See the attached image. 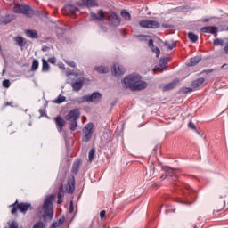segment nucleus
Returning a JSON list of instances; mask_svg holds the SVG:
<instances>
[{
    "label": "nucleus",
    "instance_id": "41",
    "mask_svg": "<svg viewBox=\"0 0 228 228\" xmlns=\"http://www.w3.org/2000/svg\"><path fill=\"white\" fill-rule=\"evenodd\" d=\"M10 85H11V83L8 79H5V80L3 81L4 88H10Z\"/></svg>",
    "mask_w": 228,
    "mask_h": 228
},
{
    "label": "nucleus",
    "instance_id": "23",
    "mask_svg": "<svg viewBox=\"0 0 228 228\" xmlns=\"http://www.w3.org/2000/svg\"><path fill=\"white\" fill-rule=\"evenodd\" d=\"M214 45H221V47H224V45H227L228 44V37H224L223 39L216 38L213 41Z\"/></svg>",
    "mask_w": 228,
    "mask_h": 228
},
{
    "label": "nucleus",
    "instance_id": "21",
    "mask_svg": "<svg viewBox=\"0 0 228 228\" xmlns=\"http://www.w3.org/2000/svg\"><path fill=\"white\" fill-rule=\"evenodd\" d=\"M201 61H202V58H200V56L192 57L187 62V66L188 67H195V65H197Z\"/></svg>",
    "mask_w": 228,
    "mask_h": 228
},
{
    "label": "nucleus",
    "instance_id": "19",
    "mask_svg": "<svg viewBox=\"0 0 228 228\" xmlns=\"http://www.w3.org/2000/svg\"><path fill=\"white\" fill-rule=\"evenodd\" d=\"M85 85V82L83 80L75 81L71 83V86L74 90V92H79L81 88H83V86Z\"/></svg>",
    "mask_w": 228,
    "mask_h": 228
},
{
    "label": "nucleus",
    "instance_id": "59",
    "mask_svg": "<svg viewBox=\"0 0 228 228\" xmlns=\"http://www.w3.org/2000/svg\"><path fill=\"white\" fill-rule=\"evenodd\" d=\"M4 74H6V69H4L2 71V76H4Z\"/></svg>",
    "mask_w": 228,
    "mask_h": 228
},
{
    "label": "nucleus",
    "instance_id": "50",
    "mask_svg": "<svg viewBox=\"0 0 228 228\" xmlns=\"http://www.w3.org/2000/svg\"><path fill=\"white\" fill-rule=\"evenodd\" d=\"M106 216V210H102L100 212V218L102 220Z\"/></svg>",
    "mask_w": 228,
    "mask_h": 228
},
{
    "label": "nucleus",
    "instance_id": "33",
    "mask_svg": "<svg viewBox=\"0 0 228 228\" xmlns=\"http://www.w3.org/2000/svg\"><path fill=\"white\" fill-rule=\"evenodd\" d=\"M95 149L93 148L89 151V153H88V160L90 161V163H92V161H94V158H95Z\"/></svg>",
    "mask_w": 228,
    "mask_h": 228
},
{
    "label": "nucleus",
    "instance_id": "26",
    "mask_svg": "<svg viewBox=\"0 0 228 228\" xmlns=\"http://www.w3.org/2000/svg\"><path fill=\"white\" fill-rule=\"evenodd\" d=\"M94 70L98 74H108V72H110V69H108L107 67H104V66H96V67H94Z\"/></svg>",
    "mask_w": 228,
    "mask_h": 228
},
{
    "label": "nucleus",
    "instance_id": "28",
    "mask_svg": "<svg viewBox=\"0 0 228 228\" xmlns=\"http://www.w3.org/2000/svg\"><path fill=\"white\" fill-rule=\"evenodd\" d=\"M26 35L28 38H38V32L37 30L27 29Z\"/></svg>",
    "mask_w": 228,
    "mask_h": 228
},
{
    "label": "nucleus",
    "instance_id": "58",
    "mask_svg": "<svg viewBox=\"0 0 228 228\" xmlns=\"http://www.w3.org/2000/svg\"><path fill=\"white\" fill-rule=\"evenodd\" d=\"M202 22H209V19H208V18L203 19V20H202Z\"/></svg>",
    "mask_w": 228,
    "mask_h": 228
},
{
    "label": "nucleus",
    "instance_id": "25",
    "mask_svg": "<svg viewBox=\"0 0 228 228\" xmlns=\"http://www.w3.org/2000/svg\"><path fill=\"white\" fill-rule=\"evenodd\" d=\"M175 86H177V83L175 81H172L170 83H168L167 85H166L162 91L164 92H170V90H174V88H175Z\"/></svg>",
    "mask_w": 228,
    "mask_h": 228
},
{
    "label": "nucleus",
    "instance_id": "15",
    "mask_svg": "<svg viewBox=\"0 0 228 228\" xmlns=\"http://www.w3.org/2000/svg\"><path fill=\"white\" fill-rule=\"evenodd\" d=\"M16 17L14 14H6L0 17V24H10L12 20H15Z\"/></svg>",
    "mask_w": 228,
    "mask_h": 228
},
{
    "label": "nucleus",
    "instance_id": "36",
    "mask_svg": "<svg viewBox=\"0 0 228 228\" xmlns=\"http://www.w3.org/2000/svg\"><path fill=\"white\" fill-rule=\"evenodd\" d=\"M181 94H190V92H193V88L191 87H183L180 90Z\"/></svg>",
    "mask_w": 228,
    "mask_h": 228
},
{
    "label": "nucleus",
    "instance_id": "51",
    "mask_svg": "<svg viewBox=\"0 0 228 228\" xmlns=\"http://www.w3.org/2000/svg\"><path fill=\"white\" fill-rule=\"evenodd\" d=\"M65 222V218H60L57 222L59 227L60 225H63V223Z\"/></svg>",
    "mask_w": 228,
    "mask_h": 228
},
{
    "label": "nucleus",
    "instance_id": "16",
    "mask_svg": "<svg viewBox=\"0 0 228 228\" xmlns=\"http://www.w3.org/2000/svg\"><path fill=\"white\" fill-rule=\"evenodd\" d=\"M90 15L92 19H94V20H104V19H106V14H104V11H102V9L98 11V15L95 12H90Z\"/></svg>",
    "mask_w": 228,
    "mask_h": 228
},
{
    "label": "nucleus",
    "instance_id": "5",
    "mask_svg": "<svg viewBox=\"0 0 228 228\" xmlns=\"http://www.w3.org/2000/svg\"><path fill=\"white\" fill-rule=\"evenodd\" d=\"M102 101V94L99 92H94L92 94H86L78 98L77 102L78 104H83V102H94L95 104H99Z\"/></svg>",
    "mask_w": 228,
    "mask_h": 228
},
{
    "label": "nucleus",
    "instance_id": "61",
    "mask_svg": "<svg viewBox=\"0 0 228 228\" xmlns=\"http://www.w3.org/2000/svg\"><path fill=\"white\" fill-rule=\"evenodd\" d=\"M186 189L187 190H191V188L190 186H186Z\"/></svg>",
    "mask_w": 228,
    "mask_h": 228
},
{
    "label": "nucleus",
    "instance_id": "38",
    "mask_svg": "<svg viewBox=\"0 0 228 228\" xmlns=\"http://www.w3.org/2000/svg\"><path fill=\"white\" fill-rule=\"evenodd\" d=\"M33 228H45V224L44 222H37L34 224Z\"/></svg>",
    "mask_w": 228,
    "mask_h": 228
},
{
    "label": "nucleus",
    "instance_id": "53",
    "mask_svg": "<svg viewBox=\"0 0 228 228\" xmlns=\"http://www.w3.org/2000/svg\"><path fill=\"white\" fill-rule=\"evenodd\" d=\"M148 45H149V47H154V40L150 39L149 42H148Z\"/></svg>",
    "mask_w": 228,
    "mask_h": 228
},
{
    "label": "nucleus",
    "instance_id": "10",
    "mask_svg": "<svg viewBox=\"0 0 228 228\" xmlns=\"http://www.w3.org/2000/svg\"><path fill=\"white\" fill-rule=\"evenodd\" d=\"M76 190V176L70 175L68 176L67 185H66V193H74Z\"/></svg>",
    "mask_w": 228,
    "mask_h": 228
},
{
    "label": "nucleus",
    "instance_id": "32",
    "mask_svg": "<svg viewBox=\"0 0 228 228\" xmlns=\"http://www.w3.org/2000/svg\"><path fill=\"white\" fill-rule=\"evenodd\" d=\"M65 101H67V97H65V96L60 94V95L57 97V99H55V100L53 101V102H55V104H61V103L65 102Z\"/></svg>",
    "mask_w": 228,
    "mask_h": 228
},
{
    "label": "nucleus",
    "instance_id": "56",
    "mask_svg": "<svg viewBox=\"0 0 228 228\" xmlns=\"http://www.w3.org/2000/svg\"><path fill=\"white\" fill-rule=\"evenodd\" d=\"M153 188H159V183H155L152 184Z\"/></svg>",
    "mask_w": 228,
    "mask_h": 228
},
{
    "label": "nucleus",
    "instance_id": "42",
    "mask_svg": "<svg viewBox=\"0 0 228 228\" xmlns=\"http://www.w3.org/2000/svg\"><path fill=\"white\" fill-rule=\"evenodd\" d=\"M65 63L73 69L76 68V62H74V61H66Z\"/></svg>",
    "mask_w": 228,
    "mask_h": 228
},
{
    "label": "nucleus",
    "instance_id": "9",
    "mask_svg": "<svg viewBox=\"0 0 228 228\" xmlns=\"http://www.w3.org/2000/svg\"><path fill=\"white\" fill-rule=\"evenodd\" d=\"M14 13H23V15H31V7L28 4H16L13 7Z\"/></svg>",
    "mask_w": 228,
    "mask_h": 228
},
{
    "label": "nucleus",
    "instance_id": "13",
    "mask_svg": "<svg viewBox=\"0 0 228 228\" xmlns=\"http://www.w3.org/2000/svg\"><path fill=\"white\" fill-rule=\"evenodd\" d=\"M109 20L110 26H120V18H118L115 12H111L110 15H109Z\"/></svg>",
    "mask_w": 228,
    "mask_h": 228
},
{
    "label": "nucleus",
    "instance_id": "31",
    "mask_svg": "<svg viewBox=\"0 0 228 228\" xmlns=\"http://www.w3.org/2000/svg\"><path fill=\"white\" fill-rule=\"evenodd\" d=\"M38 67H40V62H38V60L34 59L32 61L31 72H35V70H37Z\"/></svg>",
    "mask_w": 228,
    "mask_h": 228
},
{
    "label": "nucleus",
    "instance_id": "20",
    "mask_svg": "<svg viewBox=\"0 0 228 228\" xmlns=\"http://www.w3.org/2000/svg\"><path fill=\"white\" fill-rule=\"evenodd\" d=\"M80 6L94 8V6H97V1L96 0H82V4H80Z\"/></svg>",
    "mask_w": 228,
    "mask_h": 228
},
{
    "label": "nucleus",
    "instance_id": "3",
    "mask_svg": "<svg viewBox=\"0 0 228 228\" xmlns=\"http://www.w3.org/2000/svg\"><path fill=\"white\" fill-rule=\"evenodd\" d=\"M80 117L81 111L79 110V109H73L65 116L66 120H68V122H70V131H76V129H77V120H79Z\"/></svg>",
    "mask_w": 228,
    "mask_h": 228
},
{
    "label": "nucleus",
    "instance_id": "27",
    "mask_svg": "<svg viewBox=\"0 0 228 228\" xmlns=\"http://www.w3.org/2000/svg\"><path fill=\"white\" fill-rule=\"evenodd\" d=\"M42 72H49L51 66L45 58L42 59Z\"/></svg>",
    "mask_w": 228,
    "mask_h": 228
},
{
    "label": "nucleus",
    "instance_id": "2",
    "mask_svg": "<svg viewBox=\"0 0 228 228\" xmlns=\"http://www.w3.org/2000/svg\"><path fill=\"white\" fill-rule=\"evenodd\" d=\"M53 200H54V194L47 195L45 198L43 203V220H53V216H54V210L53 208Z\"/></svg>",
    "mask_w": 228,
    "mask_h": 228
},
{
    "label": "nucleus",
    "instance_id": "35",
    "mask_svg": "<svg viewBox=\"0 0 228 228\" xmlns=\"http://www.w3.org/2000/svg\"><path fill=\"white\" fill-rule=\"evenodd\" d=\"M164 45H165L166 47H167V49H168L169 51H172V49H174L175 47H177V43L174 42V43L170 44V43H168V42L166 41V42L164 43Z\"/></svg>",
    "mask_w": 228,
    "mask_h": 228
},
{
    "label": "nucleus",
    "instance_id": "44",
    "mask_svg": "<svg viewBox=\"0 0 228 228\" xmlns=\"http://www.w3.org/2000/svg\"><path fill=\"white\" fill-rule=\"evenodd\" d=\"M189 127H191V129H193V131H197V126H195V123H193V121L189 122Z\"/></svg>",
    "mask_w": 228,
    "mask_h": 228
},
{
    "label": "nucleus",
    "instance_id": "45",
    "mask_svg": "<svg viewBox=\"0 0 228 228\" xmlns=\"http://www.w3.org/2000/svg\"><path fill=\"white\" fill-rule=\"evenodd\" d=\"M49 63H52V65H56V57H51L48 59Z\"/></svg>",
    "mask_w": 228,
    "mask_h": 228
},
{
    "label": "nucleus",
    "instance_id": "40",
    "mask_svg": "<svg viewBox=\"0 0 228 228\" xmlns=\"http://www.w3.org/2000/svg\"><path fill=\"white\" fill-rule=\"evenodd\" d=\"M153 53H155L157 58H159V55L161 54V50H159L158 47L152 48Z\"/></svg>",
    "mask_w": 228,
    "mask_h": 228
},
{
    "label": "nucleus",
    "instance_id": "12",
    "mask_svg": "<svg viewBox=\"0 0 228 228\" xmlns=\"http://www.w3.org/2000/svg\"><path fill=\"white\" fill-rule=\"evenodd\" d=\"M81 165H83V160L81 159H77L72 165L71 174L77 175L79 174V170L81 168Z\"/></svg>",
    "mask_w": 228,
    "mask_h": 228
},
{
    "label": "nucleus",
    "instance_id": "64",
    "mask_svg": "<svg viewBox=\"0 0 228 228\" xmlns=\"http://www.w3.org/2000/svg\"><path fill=\"white\" fill-rule=\"evenodd\" d=\"M172 119H173V120H175V118H173Z\"/></svg>",
    "mask_w": 228,
    "mask_h": 228
},
{
    "label": "nucleus",
    "instance_id": "30",
    "mask_svg": "<svg viewBox=\"0 0 228 228\" xmlns=\"http://www.w3.org/2000/svg\"><path fill=\"white\" fill-rule=\"evenodd\" d=\"M188 38L192 42V44H195L199 40V36L193 32H189Z\"/></svg>",
    "mask_w": 228,
    "mask_h": 228
},
{
    "label": "nucleus",
    "instance_id": "46",
    "mask_svg": "<svg viewBox=\"0 0 228 228\" xmlns=\"http://www.w3.org/2000/svg\"><path fill=\"white\" fill-rule=\"evenodd\" d=\"M162 28H164L165 29H170L172 28H174V26L167 24V23H163Z\"/></svg>",
    "mask_w": 228,
    "mask_h": 228
},
{
    "label": "nucleus",
    "instance_id": "14",
    "mask_svg": "<svg viewBox=\"0 0 228 228\" xmlns=\"http://www.w3.org/2000/svg\"><path fill=\"white\" fill-rule=\"evenodd\" d=\"M201 33H210V35H216L217 37L216 32L218 31V27L216 26H207L200 28Z\"/></svg>",
    "mask_w": 228,
    "mask_h": 228
},
{
    "label": "nucleus",
    "instance_id": "7",
    "mask_svg": "<svg viewBox=\"0 0 228 228\" xmlns=\"http://www.w3.org/2000/svg\"><path fill=\"white\" fill-rule=\"evenodd\" d=\"M162 170L163 172H166V174L160 176V181H164V179L169 180L170 177L173 179H177L179 177L175 169H172L167 166H162Z\"/></svg>",
    "mask_w": 228,
    "mask_h": 228
},
{
    "label": "nucleus",
    "instance_id": "11",
    "mask_svg": "<svg viewBox=\"0 0 228 228\" xmlns=\"http://www.w3.org/2000/svg\"><path fill=\"white\" fill-rule=\"evenodd\" d=\"M58 133H63V128L67 126V121L63 117L58 115L53 118Z\"/></svg>",
    "mask_w": 228,
    "mask_h": 228
},
{
    "label": "nucleus",
    "instance_id": "29",
    "mask_svg": "<svg viewBox=\"0 0 228 228\" xmlns=\"http://www.w3.org/2000/svg\"><path fill=\"white\" fill-rule=\"evenodd\" d=\"M214 216H216V218H224V216H225V215H227V211H224V210H214L213 212Z\"/></svg>",
    "mask_w": 228,
    "mask_h": 228
},
{
    "label": "nucleus",
    "instance_id": "52",
    "mask_svg": "<svg viewBox=\"0 0 228 228\" xmlns=\"http://www.w3.org/2000/svg\"><path fill=\"white\" fill-rule=\"evenodd\" d=\"M60 227L59 224H58V222H53L51 225H50V228H58Z\"/></svg>",
    "mask_w": 228,
    "mask_h": 228
},
{
    "label": "nucleus",
    "instance_id": "6",
    "mask_svg": "<svg viewBox=\"0 0 228 228\" xmlns=\"http://www.w3.org/2000/svg\"><path fill=\"white\" fill-rule=\"evenodd\" d=\"M94 127H95V125H94V123L92 122H89L84 126V136L82 138V141L86 142V143H88V142L92 140V136L94 134Z\"/></svg>",
    "mask_w": 228,
    "mask_h": 228
},
{
    "label": "nucleus",
    "instance_id": "62",
    "mask_svg": "<svg viewBox=\"0 0 228 228\" xmlns=\"http://www.w3.org/2000/svg\"><path fill=\"white\" fill-rule=\"evenodd\" d=\"M193 228H198V227H197V224H194Z\"/></svg>",
    "mask_w": 228,
    "mask_h": 228
},
{
    "label": "nucleus",
    "instance_id": "39",
    "mask_svg": "<svg viewBox=\"0 0 228 228\" xmlns=\"http://www.w3.org/2000/svg\"><path fill=\"white\" fill-rule=\"evenodd\" d=\"M167 65H168V61L165 59H161L159 61V66L162 67L163 69H165V67H167Z\"/></svg>",
    "mask_w": 228,
    "mask_h": 228
},
{
    "label": "nucleus",
    "instance_id": "1",
    "mask_svg": "<svg viewBox=\"0 0 228 228\" xmlns=\"http://www.w3.org/2000/svg\"><path fill=\"white\" fill-rule=\"evenodd\" d=\"M123 86L126 90H131V92H142L145 90L149 85L145 80H142V76L132 73L127 75L123 79Z\"/></svg>",
    "mask_w": 228,
    "mask_h": 228
},
{
    "label": "nucleus",
    "instance_id": "18",
    "mask_svg": "<svg viewBox=\"0 0 228 228\" xmlns=\"http://www.w3.org/2000/svg\"><path fill=\"white\" fill-rule=\"evenodd\" d=\"M14 42L19 45V47H24V45H28V40L22 38L20 36L14 37Z\"/></svg>",
    "mask_w": 228,
    "mask_h": 228
},
{
    "label": "nucleus",
    "instance_id": "54",
    "mask_svg": "<svg viewBox=\"0 0 228 228\" xmlns=\"http://www.w3.org/2000/svg\"><path fill=\"white\" fill-rule=\"evenodd\" d=\"M49 49H50L49 46L44 45V46L42 47L41 51H43V53H45V52L49 51Z\"/></svg>",
    "mask_w": 228,
    "mask_h": 228
},
{
    "label": "nucleus",
    "instance_id": "49",
    "mask_svg": "<svg viewBox=\"0 0 228 228\" xmlns=\"http://www.w3.org/2000/svg\"><path fill=\"white\" fill-rule=\"evenodd\" d=\"M9 228H19V224H17V222L13 221L12 222V224H10Z\"/></svg>",
    "mask_w": 228,
    "mask_h": 228
},
{
    "label": "nucleus",
    "instance_id": "60",
    "mask_svg": "<svg viewBox=\"0 0 228 228\" xmlns=\"http://www.w3.org/2000/svg\"><path fill=\"white\" fill-rule=\"evenodd\" d=\"M226 66H227V64H224V65L221 66V69H224Z\"/></svg>",
    "mask_w": 228,
    "mask_h": 228
},
{
    "label": "nucleus",
    "instance_id": "43",
    "mask_svg": "<svg viewBox=\"0 0 228 228\" xmlns=\"http://www.w3.org/2000/svg\"><path fill=\"white\" fill-rule=\"evenodd\" d=\"M40 117H47V112H45V109H39Z\"/></svg>",
    "mask_w": 228,
    "mask_h": 228
},
{
    "label": "nucleus",
    "instance_id": "34",
    "mask_svg": "<svg viewBox=\"0 0 228 228\" xmlns=\"http://www.w3.org/2000/svg\"><path fill=\"white\" fill-rule=\"evenodd\" d=\"M121 17H123L125 20H131V13L126 10L121 11Z\"/></svg>",
    "mask_w": 228,
    "mask_h": 228
},
{
    "label": "nucleus",
    "instance_id": "8",
    "mask_svg": "<svg viewBox=\"0 0 228 228\" xmlns=\"http://www.w3.org/2000/svg\"><path fill=\"white\" fill-rule=\"evenodd\" d=\"M139 26L141 28H146V29H158L161 25L156 20H142L139 22Z\"/></svg>",
    "mask_w": 228,
    "mask_h": 228
},
{
    "label": "nucleus",
    "instance_id": "4",
    "mask_svg": "<svg viewBox=\"0 0 228 228\" xmlns=\"http://www.w3.org/2000/svg\"><path fill=\"white\" fill-rule=\"evenodd\" d=\"M9 208H12L11 210V215H16L19 210L20 213L26 214L28 211H31L33 209V206L31 203L28 202H20L17 200L13 204L10 205Z\"/></svg>",
    "mask_w": 228,
    "mask_h": 228
},
{
    "label": "nucleus",
    "instance_id": "48",
    "mask_svg": "<svg viewBox=\"0 0 228 228\" xmlns=\"http://www.w3.org/2000/svg\"><path fill=\"white\" fill-rule=\"evenodd\" d=\"M213 69H204L203 71L200 72V74H211L213 72Z\"/></svg>",
    "mask_w": 228,
    "mask_h": 228
},
{
    "label": "nucleus",
    "instance_id": "24",
    "mask_svg": "<svg viewBox=\"0 0 228 228\" xmlns=\"http://www.w3.org/2000/svg\"><path fill=\"white\" fill-rule=\"evenodd\" d=\"M206 79L204 77H200L192 81L191 86L192 88H199V86H202Z\"/></svg>",
    "mask_w": 228,
    "mask_h": 228
},
{
    "label": "nucleus",
    "instance_id": "57",
    "mask_svg": "<svg viewBox=\"0 0 228 228\" xmlns=\"http://www.w3.org/2000/svg\"><path fill=\"white\" fill-rule=\"evenodd\" d=\"M116 105H117V101L112 102V103H111V109H113V107L116 106Z\"/></svg>",
    "mask_w": 228,
    "mask_h": 228
},
{
    "label": "nucleus",
    "instance_id": "17",
    "mask_svg": "<svg viewBox=\"0 0 228 228\" xmlns=\"http://www.w3.org/2000/svg\"><path fill=\"white\" fill-rule=\"evenodd\" d=\"M64 11H66L67 13H71L72 15H76V12H79V8H77L72 4H69L64 5Z\"/></svg>",
    "mask_w": 228,
    "mask_h": 228
},
{
    "label": "nucleus",
    "instance_id": "47",
    "mask_svg": "<svg viewBox=\"0 0 228 228\" xmlns=\"http://www.w3.org/2000/svg\"><path fill=\"white\" fill-rule=\"evenodd\" d=\"M69 213H74V201L69 203Z\"/></svg>",
    "mask_w": 228,
    "mask_h": 228
},
{
    "label": "nucleus",
    "instance_id": "55",
    "mask_svg": "<svg viewBox=\"0 0 228 228\" xmlns=\"http://www.w3.org/2000/svg\"><path fill=\"white\" fill-rule=\"evenodd\" d=\"M168 213H175V209L174 208L167 209L166 214H168Z\"/></svg>",
    "mask_w": 228,
    "mask_h": 228
},
{
    "label": "nucleus",
    "instance_id": "37",
    "mask_svg": "<svg viewBox=\"0 0 228 228\" xmlns=\"http://www.w3.org/2000/svg\"><path fill=\"white\" fill-rule=\"evenodd\" d=\"M57 197L59 199L58 204H61V200H60V199H63V189H61V188L59 189V192L57 194Z\"/></svg>",
    "mask_w": 228,
    "mask_h": 228
},
{
    "label": "nucleus",
    "instance_id": "63",
    "mask_svg": "<svg viewBox=\"0 0 228 228\" xmlns=\"http://www.w3.org/2000/svg\"><path fill=\"white\" fill-rule=\"evenodd\" d=\"M225 220H228V216L225 217Z\"/></svg>",
    "mask_w": 228,
    "mask_h": 228
},
{
    "label": "nucleus",
    "instance_id": "22",
    "mask_svg": "<svg viewBox=\"0 0 228 228\" xmlns=\"http://www.w3.org/2000/svg\"><path fill=\"white\" fill-rule=\"evenodd\" d=\"M124 69L120 68V66L114 64L112 67V74H114V76L118 77V76H122V74H124Z\"/></svg>",
    "mask_w": 228,
    "mask_h": 228
}]
</instances>
